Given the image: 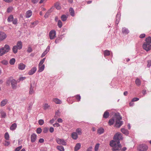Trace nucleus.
Segmentation results:
<instances>
[{
    "instance_id": "39",
    "label": "nucleus",
    "mask_w": 151,
    "mask_h": 151,
    "mask_svg": "<svg viewBox=\"0 0 151 151\" xmlns=\"http://www.w3.org/2000/svg\"><path fill=\"white\" fill-rule=\"evenodd\" d=\"M15 62V60L14 58L11 59L9 61V63L11 65H14Z\"/></svg>"
},
{
    "instance_id": "29",
    "label": "nucleus",
    "mask_w": 151,
    "mask_h": 151,
    "mask_svg": "<svg viewBox=\"0 0 151 151\" xmlns=\"http://www.w3.org/2000/svg\"><path fill=\"white\" fill-rule=\"evenodd\" d=\"M60 116V113L59 111H58L56 112L55 115L54 116L55 119H56L58 117H59Z\"/></svg>"
},
{
    "instance_id": "42",
    "label": "nucleus",
    "mask_w": 151,
    "mask_h": 151,
    "mask_svg": "<svg viewBox=\"0 0 151 151\" xmlns=\"http://www.w3.org/2000/svg\"><path fill=\"white\" fill-rule=\"evenodd\" d=\"M50 107V106L49 105L47 104H45L44 106V109L46 110L47 109Z\"/></svg>"
},
{
    "instance_id": "63",
    "label": "nucleus",
    "mask_w": 151,
    "mask_h": 151,
    "mask_svg": "<svg viewBox=\"0 0 151 151\" xmlns=\"http://www.w3.org/2000/svg\"><path fill=\"white\" fill-rule=\"evenodd\" d=\"M54 129L53 127H51L50 128V132H51V133L53 132L54 131Z\"/></svg>"
},
{
    "instance_id": "28",
    "label": "nucleus",
    "mask_w": 151,
    "mask_h": 151,
    "mask_svg": "<svg viewBox=\"0 0 151 151\" xmlns=\"http://www.w3.org/2000/svg\"><path fill=\"white\" fill-rule=\"evenodd\" d=\"M69 12L70 14L72 16H74L75 15L74 11L72 8H70L69 9Z\"/></svg>"
},
{
    "instance_id": "6",
    "label": "nucleus",
    "mask_w": 151,
    "mask_h": 151,
    "mask_svg": "<svg viewBox=\"0 0 151 151\" xmlns=\"http://www.w3.org/2000/svg\"><path fill=\"white\" fill-rule=\"evenodd\" d=\"M143 48L147 51H149L151 48V45L149 43L145 42L143 45Z\"/></svg>"
},
{
    "instance_id": "57",
    "label": "nucleus",
    "mask_w": 151,
    "mask_h": 151,
    "mask_svg": "<svg viewBox=\"0 0 151 151\" xmlns=\"http://www.w3.org/2000/svg\"><path fill=\"white\" fill-rule=\"evenodd\" d=\"M139 100V99L138 98L136 97L133 98L132 100V101H138Z\"/></svg>"
},
{
    "instance_id": "36",
    "label": "nucleus",
    "mask_w": 151,
    "mask_h": 151,
    "mask_svg": "<svg viewBox=\"0 0 151 151\" xmlns=\"http://www.w3.org/2000/svg\"><path fill=\"white\" fill-rule=\"evenodd\" d=\"M67 19V17L66 15L63 14L62 15L61 17V19L62 21H65Z\"/></svg>"
},
{
    "instance_id": "61",
    "label": "nucleus",
    "mask_w": 151,
    "mask_h": 151,
    "mask_svg": "<svg viewBox=\"0 0 151 151\" xmlns=\"http://www.w3.org/2000/svg\"><path fill=\"white\" fill-rule=\"evenodd\" d=\"M53 11V8L52 7L47 12L50 14Z\"/></svg>"
},
{
    "instance_id": "47",
    "label": "nucleus",
    "mask_w": 151,
    "mask_h": 151,
    "mask_svg": "<svg viewBox=\"0 0 151 151\" xmlns=\"http://www.w3.org/2000/svg\"><path fill=\"white\" fill-rule=\"evenodd\" d=\"M99 144L98 143L96 144L95 146L94 150L95 151H97L98 150V148H99Z\"/></svg>"
},
{
    "instance_id": "53",
    "label": "nucleus",
    "mask_w": 151,
    "mask_h": 151,
    "mask_svg": "<svg viewBox=\"0 0 151 151\" xmlns=\"http://www.w3.org/2000/svg\"><path fill=\"white\" fill-rule=\"evenodd\" d=\"M54 127H58L60 126V124L58 123H55L53 125Z\"/></svg>"
},
{
    "instance_id": "21",
    "label": "nucleus",
    "mask_w": 151,
    "mask_h": 151,
    "mask_svg": "<svg viewBox=\"0 0 151 151\" xmlns=\"http://www.w3.org/2000/svg\"><path fill=\"white\" fill-rule=\"evenodd\" d=\"M17 127V124L15 123H14L12 124L10 127V129L11 130L13 131L16 129Z\"/></svg>"
},
{
    "instance_id": "52",
    "label": "nucleus",
    "mask_w": 151,
    "mask_h": 151,
    "mask_svg": "<svg viewBox=\"0 0 151 151\" xmlns=\"http://www.w3.org/2000/svg\"><path fill=\"white\" fill-rule=\"evenodd\" d=\"M1 115L2 117L5 118L6 116V113L4 112H1Z\"/></svg>"
},
{
    "instance_id": "32",
    "label": "nucleus",
    "mask_w": 151,
    "mask_h": 151,
    "mask_svg": "<svg viewBox=\"0 0 151 151\" xmlns=\"http://www.w3.org/2000/svg\"><path fill=\"white\" fill-rule=\"evenodd\" d=\"M18 49L16 45L14 46L12 48V51L15 54L17 52V50Z\"/></svg>"
},
{
    "instance_id": "27",
    "label": "nucleus",
    "mask_w": 151,
    "mask_h": 151,
    "mask_svg": "<svg viewBox=\"0 0 151 151\" xmlns=\"http://www.w3.org/2000/svg\"><path fill=\"white\" fill-rule=\"evenodd\" d=\"M121 131L122 133L125 134H129V132L128 130L124 128L121 129Z\"/></svg>"
},
{
    "instance_id": "10",
    "label": "nucleus",
    "mask_w": 151,
    "mask_h": 151,
    "mask_svg": "<svg viewBox=\"0 0 151 151\" xmlns=\"http://www.w3.org/2000/svg\"><path fill=\"white\" fill-rule=\"evenodd\" d=\"M30 138L31 142H35L37 139V135L35 133L32 134Z\"/></svg>"
},
{
    "instance_id": "1",
    "label": "nucleus",
    "mask_w": 151,
    "mask_h": 151,
    "mask_svg": "<svg viewBox=\"0 0 151 151\" xmlns=\"http://www.w3.org/2000/svg\"><path fill=\"white\" fill-rule=\"evenodd\" d=\"M123 139L122 134L120 133L116 134L114 138V139L111 140L110 143L111 146L113 147L112 150L114 151H118L121 148L119 140Z\"/></svg>"
},
{
    "instance_id": "55",
    "label": "nucleus",
    "mask_w": 151,
    "mask_h": 151,
    "mask_svg": "<svg viewBox=\"0 0 151 151\" xmlns=\"http://www.w3.org/2000/svg\"><path fill=\"white\" fill-rule=\"evenodd\" d=\"M10 144L9 141H5L4 143V145L5 146H8Z\"/></svg>"
},
{
    "instance_id": "19",
    "label": "nucleus",
    "mask_w": 151,
    "mask_h": 151,
    "mask_svg": "<svg viewBox=\"0 0 151 151\" xmlns=\"http://www.w3.org/2000/svg\"><path fill=\"white\" fill-rule=\"evenodd\" d=\"M34 92V87H32V85L31 84L30 85V90L29 93L30 94H33Z\"/></svg>"
},
{
    "instance_id": "12",
    "label": "nucleus",
    "mask_w": 151,
    "mask_h": 151,
    "mask_svg": "<svg viewBox=\"0 0 151 151\" xmlns=\"http://www.w3.org/2000/svg\"><path fill=\"white\" fill-rule=\"evenodd\" d=\"M26 67V65L24 64L21 63L18 65V68L19 69L22 70H24Z\"/></svg>"
},
{
    "instance_id": "26",
    "label": "nucleus",
    "mask_w": 151,
    "mask_h": 151,
    "mask_svg": "<svg viewBox=\"0 0 151 151\" xmlns=\"http://www.w3.org/2000/svg\"><path fill=\"white\" fill-rule=\"evenodd\" d=\"M109 113L107 111H106L104 112L103 116L105 118H107L109 117Z\"/></svg>"
},
{
    "instance_id": "40",
    "label": "nucleus",
    "mask_w": 151,
    "mask_h": 151,
    "mask_svg": "<svg viewBox=\"0 0 151 151\" xmlns=\"http://www.w3.org/2000/svg\"><path fill=\"white\" fill-rule=\"evenodd\" d=\"M58 27L60 28H61L62 26V23L60 20L58 21Z\"/></svg>"
},
{
    "instance_id": "13",
    "label": "nucleus",
    "mask_w": 151,
    "mask_h": 151,
    "mask_svg": "<svg viewBox=\"0 0 151 151\" xmlns=\"http://www.w3.org/2000/svg\"><path fill=\"white\" fill-rule=\"evenodd\" d=\"M32 12L30 10H29L27 11L25 14V16L26 18H29L32 15Z\"/></svg>"
},
{
    "instance_id": "4",
    "label": "nucleus",
    "mask_w": 151,
    "mask_h": 151,
    "mask_svg": "<svg viewBox=\"0 0 151 151\" xmlns=\"http://www.w3.org/2000/svg\"><path fill=\"white\" fill-rule=\"evenodd\" d=\"M148 149V146L145 144L139 145L137 147L139 151H147Z\"/></svg>"
},
{
    "instance_id": "30",
    "label": "nucleus",
    "mask_w": 151,
    "mask_h": 151,
    "mask_svg": "<svg viewBox=\"0 0 151 151\" xmlns=\"http://www.w3.org/2000/svg\"><path fill=\"white\" fill-rule=\"evenodd\" d=\"M56 148L60 151H64V147L62 146H58Z\"/></svg>"
},
{
    "instance_id": "45",
    "label": "nucleus",
    "mask_w": 151,
    "mask_h": 151,
    "mask_svg": "<svg viewBox=\"0 0 151 151\" xmlns=\"http://www.w3.org/2000/svg\"><path fill=\"white\" fill-rule=\"evenodd\" d=\"M44 121L42 119H40L38 121V123L40 125H43L44 124Z\"/></svg>"
},
{
    "instance_id": "64",
    "label": "nucleus",
    "mask_w": 151,
    "mask_h": 151,
    "mask_svg": "<svg viewBox=\"0 0 151 151\" xmlns=\"http://www.w3.org/2000/svg\"><path fill=\"white\" fill-rule=\"evenodd\" d=\"M44 142V139L42 138H40L39 140V142L40 143H42Z\"/></svg>"
},
{
    "instance_id": "18",
    "label": "nucleus",
    "mask_w": 151,
    "mask_h": 151,
    "mask_svg": "<svg viewBox=\"0 0 151 151\" xmlns=\"http://www.w3.org/2000/svg\"><path fill=\"white\" fill-rule=\"evenodd\" d=\"M81 147V145L80 143H77L76 145L74 148V151H77L79 150Z\"/></svg>"
},
{
    "instance_id": "41",
    "label": "nucleus",
    "mask_w": 151,
    "mask_h": 151,
    "mask_svg": "<svg viewBox=\"0 0 151 151\" xmlns=\"http://www.w3.org/2000/svg\"><path fill=\"white\" fill-rule=\"evenodd\" d=\"M4 137L6 140H8L9 138V135L8 132H6L4 134Z\"/></svg>"
},
{
    "instance_id": "51",
    "label": "nucleus",
    "mask_w": 151,
    "mask_h": 151,
    "mask_svg": "<svg viewBox=\"0 0 151 151\" xmlns=\"http://www.w3.org/2000/svg\"><path fill=\"white\" fill-rule=\"evenodd\" d=\"M22 147V146H20L16 148L14 151H19Z\"/></svg>"
},
{
    "instance_id": "7",
    "label": "nucleus",
    "mask_w": 151,
    "mask_h": 151,
    "mask_svg": "<svg viewBox=\"0 0 151 151\" xmlns=\"http://www.w3.org/2000/svg\"><path fill=\"white\" fill-rule=\"evenodd\" d=\"M49 36L51 40H53L56 37V32L54 30H51L49 32Z\"/></svg>"
},
{
    "instance_id": "62",
    "label": "nucleus",
    "mask_w": 151,
    "mask_h": 151,
    "mask_svg": "<svg viewBox=\"0 0 151 151\" xmlns=\"http://www.w3.org/2000/svg\"><path fill=\"white\" fill-rule=\"evenodd\" d=\"M57 121L59 123H62L63 122V120L61 118H58L57 120Z\"/></svg>"
},
{
    "instance_id": "60",
    "label": "nucleus",
    "mask_w": 151,
    "mask_h": 151,
    "mask_svg": "<svg viewBox=\"0 0 151 151\" xmlns=\"http://www.w3.org/2000/svg\"><path fill=\"white\" fill-rule=\"evenodd\" d=\"M145 36V34H142L140 35L139 36V37L141 38H143Z\"/></svg>"
},
{
    "instance_id": "34",
    "label": "nucleus",
    "mask_w": 151,
    "mask_h": 151,
    "mask_svg": "<svg viewBox=\"0 0 151 151\" xmlns=\"http://www.w3.org/2000/svg\"><path fill=\"white\" fill-rule=\"evenodd\" d=\"M55 6L57 9H61V6L59 3L57 2L55 4Z\"/></svg>"
},
{
    "instance_id": "48",
    "label": "nucleus",
    "mask_w": 151,
    "mask_h": 151,
    "mask_svg": "<svg viewBox=\"0 0 151 151\" xmlns=\"http://www.w3.org/2000/svg\"><path fill=\"white\" fill-rule=\"evenodd\" d=\"M75 97L76 99L77 100V101H79L80 100L81 97L80 95H77L75 96Z\"/></svg>"
},
{
    "instance_id": "35",
    "label": "nucleus",
    "mask_w": 151,
    "mask_h": 151,
    "mask_svg": "<svg viewBox=\"0 0 151 151\" xmlns=\"http://www.w3.org/2000/svg\"><path fill=\"white\" fill-rule=\"evenodd\" d=\"M116 19L115 23L116 24H117L120 20V16L119 15H117L116 16Z\"/></svg>"
},
{
    "instance_id": "54",
    "label": "nucleus",
    "mask_w": 151,
    "mask_h": 151,
    "mask_svg": "<svg viewBox=\"0 0 151 151\" xmlns=\"http://www.w3.org/2000/svg\"><path fill=\"white\" fill-rule=\"evenodd\" d=\"M150 66H151V60L148 61V64L147 65V66L148 67H149Z\"/></svg>"
},
{
    "instance_id": "56",
    "label": "nucleus",
    "mask_w": 151,
    "mask_h": 151,
    "mask_svg": "<svg viewBox=\"0 0 151 151\" xmlns=\"http://www.w3.org/2000/svg\"><path fill=\"white\" fill-rule=\"evenodd\" d=\"M48 129L47 128L45 127L44 128L43 131V132L44 133H47L48 132Z\"/></svg>"
},
{
    "instance_id": "14",
    "label": "nucleus",
    "mask_w": 151,
    "mask_h": 151,
    "mask_svg": "<svg viewBox=\"0 0 151 151\" xmlns=\"http://www.w3.org/2000/svg\"><path fill=\"white\" fill-rule=\"evenodd\" d=\"M19 50L21 49L22 47V42L21 41L17 42V45H16Z\"/></svg>"
},
{
    "instance_id": "8",
    "label": "nucleus",
    "mask_w": 151,
    "mask_h": 151,
    "mask_svg": "<svg viewBox=\"0 0 151 151\" xmlns=\"http://www.w3.org/2000/svg\"><path fill=\"white\" fill-rule=\"evenodd\" d=\"M7 35L4 32H0V42L5 40L6 37Z\"/></svg>"
},
{
    "instance_id": "44",
    "label": "nucleus",
    "mask_w": 151,
    "mask_h": 151,
    "mask_svg": "<svg viewBox=\"0 0 151 151\" xmlns=\"http://www.w3.org/2000/svg\"><path fill=\"white\" fill-rule=\"evenodd\" d=\"M42 131V129L41 128H38L36 130V132L37 134H40Z\"/></svg>"
},
{
    "instance_id": "37",
    "label": "nucleus",
    "mask_w": 151,
    "mask_h": 151,
    "mask_svg": "<svg viewBox=\"0 0 151 151\" xmlns=\"http://www.w3.org/2000/svg\"><path fill=\"white\" fill-rule=\"evenodd\" d=\"M49 49V48H48V47H47V49L46 50H45L43 52V53L42 54V55H41V57L42 58L44 57V56H45V55L47 54V52L48 51V50H47V49H48V50Z\"/></svg>"
},
{
    "instance_id": "25",
    "label": "nucleus",
    "mask_w": 151,
    "mask_h": 151,
    "mask_svg": "<svg viewBox=\"0 0 151 151\" xmlns=\"http://www.w3.org/2000/svg\"><path fill=\"white\" fill-rule=\"evenodd\" d=\"M135 82L136 85L137 86H140L141 84V81L138 78H137L135 80Z\"/></svg>"
},
{
    "instance_id": "33",
    "label": "nucleus",
    "mask_w": 151,
    "mask_h": 151,
    "mask_svg": "<svg viewBox=\"0 0 151 151\" xmlns=\"http://www.w3.org/2000/svg\"><path fill=\"white\" fill-rule=\"evenodd\" d=\"M14 17L13 15H10L8 18L7 21L8 22H11L13 20Z\"/></svg>"
},
{
    "instance_id": "5",
    "label": "nucleus",
    "mask_w": 151,
    "mask_h": 151,
    "mask_svg": "<svg viewBox=\"0 0 151 151\" xmlns=\"http://www.w3.org/2000/svg\"><path fill=\"white\" fill-rule=\"evenodd\" d=\"M55 140L57 143L59 145L64 146L66 145H67L66 141L63 139H61L58 137Z\"/></svg>"
},
{
    "instance_id": "23",
    "label": "nucleus",
    "mask_w": 151,
    "mask_h": 151,
    "mask_svg": "<svg viewBox=\"0 0 151 151\" xmlns=\"http://www.w3.org/2000/svg\"><path fill=\"white\" fill-rule=\"evenodd\" d=\"M76 133L78 135H81L82 134V131L81 129L80 128H78L76 130Z\"/></svg>"
},
{
    "instance_id": "22",
    "label": "nucleus",
    "mask_w": 151,
    "mask_h": 151,
    "mask_svg": "<svg viewBox=\"0 0 151 151\" xmlns=\"http://www.w3.org/2000/svg\"><path fill=\"white\" fill-rule=\"evenodd\" d=\"M129 32L128 29L125 27H123L122 29V32L123 34H128Z\"/></svg>"
},
{
    "instance_id": "20",
    "label": "nucleus",
    "mask_w": 151,
    "mask_h": 151,
    "mask_svg": "<svg viewBox=\"0 0 151 151\" xmlns=\"http://www.w3.org/2000/svg\"><path fill=\"white\" fill-rule=\"evenodd\" d=\"M45 68V65H39V70H38V72H41Z\"/></svg>"
},
{
    "instance_id": "17",
    "label": "nucleus",
    "mask_w": 151,
    "mask_h": 151,
    "mask_svg": "<svg viewBox=\"0 0 151 151\" xmlns=\"http://www.w3.org/2000/svg\"><path fill=\"white\" fill-rule=\"evenodd\" d=\"M8 100L6 99H5L3 100L1 102L0 105L1 106H4L7 103Z\"/></svg>"
},
{
    "instance_id": "24",
    "label": "nucleus",
    "mask_w": 151,
    "mask_h": 151,
    "mask_svg": "<svg viewBox=\"0 0 151 151\" xmlns=\"http://www.w3.org/2000/svg\"><path fill=\"white\" fill-rule=\"evenodd\" d=\"M104 132V129L102 128L101 127L99 128L97 130V133L100 134L103 133Z\"/></svg>"
},
{
    "instance_id": "58",
    "label": "nucleus",
    "mask_w": 151,
    "mask_h": 151,
    "mask_svg": "<svg viewBox=\"0 0 151 151\" xmlns=\"http://www.w3.org/2000/svg\"><path fill=\"white\" fill-rule=\"evenodd\" d=\"M50 14L47 11V12L44 15V17L45 18H47V17H48L49 15Z\"/></svg>"
},
{
    "instance_id": "3",
    "label": "nucleus",
    "mask_w": 151,
    "mask_h": 151,
    "mask_svg": "<svg viewBox=\"0 0 151 151\" xmlns=\"http://www.w3.org/2000/svg\"><path fill=\"white\" fill-rule=\"evenodd\" d=\"M10 49L9 46L8 45H5L3 47L0 48V56L8 52Z\"/></svg>"
},
{
    "instance_id": "11",
    "label": "nucleus",
    "mask_w": 151,
    "mask_h": 151,
    "mask_svg": "<svg viewBox=\"0 0 151 151\" xmlns=\"http://www.w3.org/2000/svg\"><path fill=\"white\" fill-rule=\"evenodd\" d=\"M37 70V68L35 67H34L32 68L28 73V74L31 75L34 74Z\"/></svg>"
},
{
    "instance_id": "16",
    "label": "nucleus",
    "mask_w": 151,
    "mask_h": 151,
    "mask_svg": "<svg viewBox=\"0 0 151 151\" xmlns=\"http://www.w3.org/2000/svg\"><path fill=\"white\" fill-rule=\"evenodd\" d=\"M53 101L56 104H60L62 103V101L58 98H54L53 99Z\"/></svg>"
},
{
    "instance_id": "31",
    "label": "nucleus",
    "mask_w": 151,
    "mask_h": 151,
    "mask_svg": "<svg viewBox=\"0 0 151 151\" xmlns=\"http://www.w3.org/2000/svg\"><path fill=\"white\" fill-rule=\"evenodd\" d=\"M110 54V52L109 50H105L104 52V56H109Z\"/></svg>"
},
{
    "instance_id": "43",
    "label": "nucleus",
    "mask_w": 151,
    "mask_h": 151,
    "mask_svg": "<svg viewBox=\"0 0 151 151\" xmlns=\"http://www.w3.org/2000/svg\"><path fill=\"white\" fill-rule=\"evenodd\" d=\"M1 63L5 65H6L8 63V62L7 61L5 60H3V61H2L1 62Z\"/></svg>"
},
{
    "instance_id": "59",
    "label": "nucleus",
    "mask_w": 151,
    "mask_h": 151,
    "mask_svg": "<svg viewBox=\"0 0 151 151\" xmlns=\"http://www.w3.org/2000/svg\"><path fill=\"white\" fill-rule=\"evenodd\" d=\"M32 51V49L31 47H29L27 50V51L28 52H31Z\"/></svg>"
},
{
    "instance_id": "46",
    "label": "nucleus",
    "mask_w": 151,
    "mask_h": 151,
    "mask_svg": "<svg viewBox=\"0 0 151 151\" xmlns=\"http://www.w3.org/2000/svg\"><path fill=\"white\" fill-rule=\"evenodd\" d=\"M45 58H44L42 60H41V61H40V63H39V65H43L42 64H43V63L45 61Z\"/></svg>"
},
{
    "instance_id": "9",
    "label": "nucleus",
    "mask_w": 151,
    "mask_h": 151,
    "mask_svg": "<svg viewBox=\"0 0 151 151\" xmlns=\"http://www.w3.org/2000/svg\"><path fill=\"white\" fill-rule=\"evenodd\" d=\"M11 82L12 88L16 89L17 85V82L16 80L13 79L11 81Z\"/></svg>"
},
{
    "instance_id": "38",
    "label": "nucleus",
    "mask_w": 151,
    "mask_h": 151,
    "mask_svg": "<svg viewBox=\"0 0 151 151\" xmlns=\"http://www.w3.org/2000/svg\"><path fill=\"white\" fill-rule=\"evenodd\" d=\"M145 42L150 43H151V37H148L146 38L145 40Z\"/></svg>"
},
{
    "instance_id": "15",
    "label": "nucleus",
    "mask_w": 151,
    "mask_h": 151,
    "mask_svg": "<svg viewBox=\"0 0 151 151\" xmlns=\"http://www.w3.org/2000/svg\"><path fill=\"white\" fill-rule=\"evenodd\" d=\"M71 137L74 139H76L78 137V134L76 132H73L71 134Z\"/></svg>"
},
{
    "instance_id": "49",
    "label": "nucleus",
    "mask_w": 151,
    "mask_h": 151,
    "mask_svg": "<svg viewBox=\"0 0 151 151\" xmlns=\"http://www.w3.org/2000/svg\"><path fill=\"white\" fill-rule=\"evenodd\" d=\"M12 21L13 24H16L17 23V18L13 19Z\"/></svg>"
},
{
    "instance_id": "50",
    "label": "nucleus",
    "mask_w": 151,
    "mask_h": 151,
    "mask_svg": "<svg viewBox=\"0 0 151 151\" xmlns=\"http://www.w3.org/2000/svg\"><path fill=\"white\" fill-rule=\"evenodd\" d=\"M13 8L12 7H9L7 9V12L8 13L11 12Z\"/></svg>"
},
{
    "instance_id": "2",
    "label": "nucleus",
    "mask_w": 151,
    "mask_h": 151,
    "mask_svg": "<svg viewBox=\"0 0 151 151\" xmlns=\"http://www.w3.org/2000/svg\"><path fill=\"white\" fill-rule=\"evenodd\" d=\"M122 119V117L120 115L115 114L114 115L112 118L109 120L108 123L109 125H111L113 124L115 122V127L119 128L123 124V122L121 121Z\"/></svg>"
}]
</instances>
